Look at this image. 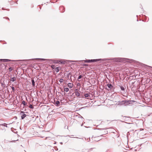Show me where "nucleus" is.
<instances>
[{"instance_id": "obj_11", "label": "nucleus", "mask_w": 152, "mask_h": 152, "mask_svg": "<svg viewBox=\"0 0 152 152\" xmlns=\"http://www.w3.org/2000/svg\"><path fill=\"white\" fill-rule=\"evenodd\" d=\"M22 104L24 105V106H27V103L26 104L25 102L24 101H23L22 102Z\"/></svg>"}, {"instance_id": "obj_28", "label": "nucleus", "mask_w": 152, "mask_h": 152, "mask_svg": "<svg viewBox=\"0 0 152 152\" xmlns=\"http://www.w3.org/2000/svg\"><path fill=\"white\" fill-rule=\"evenodd\" d=\"M88 65L86 64H84L83 65V66H87Z\"/></svg>"}, {"instance_id": "obj_20", "label": "nucleus", "mask_w": 152, "mask_h": 152, "mask_svg": "<svg viewBox=\"0 0 152 152\" xmlns=\"http://www.w3.org/2000/svg\"><path fill=\"white\" fill-rule=\"evenodd\" d=\"M51 67L53 69H55V65H52L51 66Z\"/></svg>"}, {"instance_id": "obj_2", "label": "nucleus", "mask_w": 152, "mask_h": 152, "mask_svg": "<svg viewBox=\"0 0 152 152\" xmlns=\"http://www.w3.org/2000/svg\"><path fill=\"white\" fill-rule=\"evenodd\" d=\"M98 59H91V60H84V62H93L95 61H97Z\"/></svg>"}, {"instance_id": "obj_13", "label": "nucleus", "mask_w": 152, "mask_h": 152, "mask_svg": "<svg viewBox=\"0 0 152 152\" xmlns=\"http://www.w3.org/2000/svg\"><path fill=\"white\" fill-rule=\"evenodd\" d=\"M94 138H95L94 139V140L96 141H99L100 140V139H98V137H96Z\"/></svg>"}, {"instance_id": "obj_24", "label": "nucleus", "mask_w": 152, "mask_h": 152, "mask_svg": "<svg viewBox=\"0 0 152 152\" xmlns=\"http://www.w3.org/2000/svg\"><path fill=\"white\" fill-rule=\"evenodd\" d=\"M11 88L13 91H14L15 90V88L14 87H11Z\"/></svg>"}, {"instance_id": "obj_10", "label": "nucleus", "mask_w": 152, "mask_h": 152, "mask_svg": "<svg viewBox=\"0 0 152 152\" xmlns=\"http://www.w3.org/2000/svg\"><path fill=\"white\" fill-rule=\"evenodd\" d=\"M1 60H3V61L5 62H7L10 61H11V60L8 59H1Z\"/></svg>"}, {"instance_id": "obj_5", "label": "nucleus", "mask_w": 152, "mask_h": 152, "mask_svg": "<svg viewBox=\"0 0 152 152\" xmlns=\"http://www.w3.org/2000/svg\"><path fill=\"white\" fill-rule=\"evenodd\" d=\"M84 96L87 99H89V97H90V94L88 93L85 94L84 95Z\"/></svg>"}, {"instance_id": "obj_25", "label": "nucleus", "mask_w": 152, "mask_h": 152, "mask_svg": "<svg viewBox=\"0 0 152 152\" xmlns=\"http://www.w3.org/2000/svg\"><path fill=\"white\" fill-rule=\"evenodd\" d=\"M82 77V76L81 75H80L79 76V77L78 78V79H81Z\"/></svg>"}, {"instance_id": "obj_7", "label": "nucleus", "mask_w": 152, "mask_h": 152, "mask_svg": "<svg viewBox=\"0 0 152 152\" xmlns=\"http://www.w3.org/2000/svg\"><path fill=\"white\" fill-rule=\"evenodd\" d=\"M73 85L72 83H69L68 84V86L70 88H71L73 87Z\"/></svg>"}, {"instance_id": "obj_1", "label": "nucleus", "mask_w": 152, "mask_h": 152, "mask_svg": "<svg viewBox=\"0 0 152 152\" xmlns=\"http://www.w3.org/2000/svg\"><path fill=\"white\" fill-rule=\"evenodd\" d=\"M24 112L21 111L20 113V115H21V119H23L26 116V115L25 114Z\"/></svg>"}, {"instance_id": "obj_29", "label": "nucleus", "mask_w": 152, "mask_h": 152, "mask_svg": "<svg viewBox=\"0 0 152 152\" xmlns=\"http://www.w3.org/2000/svg\"><path fill=\"white\" fill-rule=\"evenodd\" d=\"M6 18V19H8L9 20V18H7V17Z\"/></svg>"}, {"instance_id": "obj_12", "label": "nucleus", "mask_w": 152, "mask_h": 152, "mask_svg": "<svg viewBox=\"0 0 152 152\" xmlns=\"http://www.w3.org/2000/svg\"><path fill=\"white\" fill-rule=\"evenodd\" d=\"M31 82L32 86H35V82L33 79L31 78Z\"/></svg>"}, {"instance_id": "obj_14", "label": "nucleus", "mask_w": 152, "mask_h": 152, "mask_svg": "<svg viewBox=\"0 0 152 152\" xmlns=\"http://www.w3.org/2000/svg\"><path fill=\"white\" fill-rule=\"evenodd\" d=\"M1 86H2V87H5V85L4 84V81L3 82H1Z\"/></svg>"}, {"instance_id": "obj_22", "label": "nucleus", "mask_w": 152, "mask_h": 152, "mask_svg": "<svg viewBox=\"0 0 152 152\" xmlns=\"http://www.w3.org/2000/svg\"><path fill=\"white\" fill-rule=\"evenodd\" d=\"M60 103V102L59 101H56V104L57 105H58V104H59Z\"/></svg>"}, {"instance_id": "obj_21", "label": "nucleus", "mask_w": 152, "mask_h": 152, "mask_svg": "<svg viewBox=\"0 0 152 152\" xmlns=\"http://www.w3.org/2000/svg\"><path fill=\"white\" fill-rule=\"evenodd\" d=\"M63 81H64V80L62 79H61L59 80V81L61 83L63 82Z\"/></svg>"}, {"instance_id": "obj_8", "label": "nucleus", "mask_w": 152, "mask_h": 152, "mask_svg": "<svg viewBox=\"0 0 152 152\" xmlns=\"http://www.w3.org/2000/svg\"><path fill=\"white\" fill-rule=\"evenodd\" d=\"M75 94L78 97L80 96V93L77 91L75 92Z\"/></svg>"}, {"instance_id": "obj_23", "label": "nucleus", "mask_w": 152, "mask_h": 152, "mask_svg": "<svg viewBox=\"0 0 152 152\" xmlns=\"http://www.w3.org/2000/svg\"><path fill=\"white\" fill-rule=\"evenodd\" d=\"M9 69L10 72L13 69H12L11 67H10L9 68Z\"/></svg>"}, {"instance_id": "obj_9", "label": "nucleus", "mask_w": 152, "mask_h": 152, "mask_svg": "<svg viewBox=\"0 0 152 152\" xmlns=\"http://www.w3.org/2000/svg\"><path fill=\"white\" fill-rule=\"evenodd\" d=\"M60 69V68L59 67H57L55 68V71L56 72H58L59 70V69Z\"/></svg>"}, {"instance_id": "obj_17", "label": "nucleus", "mask_w": 152, "mask_h": 152, "mask_svg": "<svg viewBox=\"0 0 152 152\" xmlns=\"http://www.w3.org/2000/svg\"><path fill=\"white\" fill-rule=\"evenodd\" d=\"M120 87L121 90L124 91L125 90V88L124 87L122 86H120Z\"/></svg>"}, {"instance_id": "obj_3", "label": "nucleus", "mask_w": 152, "mask_h": 152, "mask_svg": "<svg viewBox=\"0 0 152 152\" xmlns=\"http://www.w3.org/2000/svg\"><path fill=\"white\" fill-rule=\"evenodd\" d=\"M129 101L126 100L120 102V104L121 105H126L128 103Z\"/></svg>"}, {"instance_id": "obj_32", "label": "nucleus", "mask_w": 152, "mask_h": 152, "mask_svg": "<svg viewBox=\"0 0 152 152\" xmlns=\"http://www.w3.org/2000/svg\"><path fill=\"white\" fill-rule=\"evenodd\" d=\"M75 91H77V89H76Z\"/></svg>"}, {"instance_id": "obj_19", "label": "nucleus", "mask_w": 152, "mask_h": 152, "mask_svg": "<svg viewBox=\"0 0 152 152\" xmlns=\"http://www.w3.org/2000/svg\"><path fill=\"white\" fill-rule=\"evenodd\" d=\"M29 107L31 109H33L34 107L32 104H30L29 105Z\"/></svg>"}, {"instance_id": "obj_16", "label": "nucleus", "mask_w": 152, "mask_h": 152, "mask_svg": "<svg viewBox=\"0 0 152 152\" xmlns=\"http://www.w3.org/2000/svg\"><path fill=\"white\" fill-rule=\"evenodd\" d=\"M51 61H53V62H54L55 63H58V61H56L53 60H50Z\"/></svg>"}, {"instance_id": "obj_6", "label": "nucleus", "mask_w": 152, "mask_h": 152, "mask_svg": "<svg viewBox=\"0 0 152 152\" xmlns=\"http://www.w3.org/2000/svg\"><path fill=\"white\" fill-rule=\"evenodd\" d=\"M16 77H14L10 79V81L12 82H14L16 81Z\"/></svg>"}, {"instance_id": "obj_18", "label": "nucleus", "mask_w": 152, "mask_h": 152, "mask_svg": "<svg viewBox=\"0 0 152 152\" xmlns=\"http://www.w3.org/2000/svg\"><path fill=\"white\" fill-rule=\"evenodd\" d=\"M7 124L5 123L2 124V126L6 127H7Z\"/></svg>"}, {"instance_id": "obj_4", "label": "nucleus", "mask_w": 152, "mask_h": 152, "mask_svg": "<svg viewBox=\"0 0 152 152\" xmlns=\"http://www.w3.org/2000/svg\"><path fill=\"white\" fill-rule=\"evenodd\" d=\"M107 86L109 88V89H108V90H110L113 88V86L110 84L108 83L107 84Z\"/></svg>"}, {"instance_id": "obj_27", "label": "nucleus", "mask_w": 152, "mask_h": 152, "mask_svg": "<svg viewBox=\"0 0 152 152\" xmlns=\"http://www.w3.org/2000/svg\"><path fill=\"white\" fill-rule=\"evenodd\" d=\"M60 8L61 9H63L64 8V7H60Z\"/></svg>"}, {"instance_id": "obj_30", "label": "nucleus", "mask_w": 152, "mask_h": 152, "mask_svg": "<svg viewBox=\"0 0 152 152\" xmlns=\"http://www.w3.org/2000/svg\"><path fill=\"white\" fill-rule=\"evenodd\" d=\"M79 85H80V83H78L77 84V86Z\"/></svg>"}, {"instance_id": "obj_15", "label": "nucleus", "mask_w": 152, "mask_h": 152, "mask_svg": "<svg viewBox=\"0 0 152 152\" xmlns=\"http://www.w3.org/2000/svg\"><path fill=\"white\" fill-rule=\"evenodd\" d=\"M69 89L67 88H64V91L66 92H68L69 91Z\"/></svg>"}, {"instance_id": "obj_31", "label": "nucleus", "mask_w": 152, "mask_h": 152, "mask_svg": "<svg viewBox=\"0 0 152 152\" xmlns=\"http://www.w3.org/2000/svg\"><path fill=\"white\" fill-rule=\"evenodd\" d=\"M79 85H80V83H78L77 84V86Z\"/></svg>"}, {"instance_id": "obj_26", "label": "nucleus", "mask_w": 152, "mask_h": 152, "mask_svg": "<svg viewBox=\"0 0 152 152\" xmlns=\"http://www.w3.org/2000/svg\"><path fill=\"white\" fill-rule=\"evenodd\" d=\"M60 62L61 64H64L65 61H60Z\"/></svg>"}]
</instances>
